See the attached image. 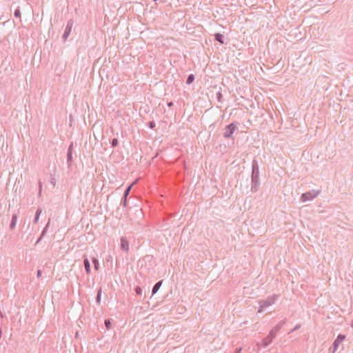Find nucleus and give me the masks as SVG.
Listing matches in <instances>:
<instances>
[{
	"mask_svg": "<svg viewBox=\"0 0 353 353\" xmlns=\"http://www.w3.org/2000/svg\"><path fill=\"white\" fill-rule=\"evenodd\" d=\"M252 175H251V191L256 192L259 187V167L258 161L254 159L252 162Z\"/></svg>",
	"mask_w": 353,
	"mask_h": 353,
	"instance_id": "obj_1",
	"label": "nucleus"
},
{
	"mask_svg": "<svg viewBox=\"0 0 353 353\" xmlns=\"http://www.w3.org/2000/svg\"><path fill=\"white\" fill-rule=\"evenodd\" d=\"M279 298V295L274 294L268 296L265 300H261L259 301V308L258 312H261L264 308H266L272 305H273L275 301Z\"/></svg>",
	"mask_w": 353,
	"mask_h": 353,
	"instance_id": "obj_2",
	"label": "nucleus"
},
{
	"mask_svg": "<svg viewBox=\"0 0 353 353\" xmlns=\"http://www.w3.org/2000/svg\"><path fill=\"white\" fill-rule=\"evenodd\" d=\"M238 122H232L225 127V132L223 137L225 139H230L232 137L233 133L236 130Z\"/></svg>",
	"mask_w": 353,
	"mask_h": 353,
	"instance_id": "obj_3",
	"label": "nucleus"
},
{
	"mask_svg": "<svg viewBox=\"0 0 353 353\" xmlns=\"http://www.w3.org/2000/svg\"><path fill=\"white\" fill-rule=\"evenodd\" d=\"M320 193L319 190H310L303 193L301 196V200L302 202H305L307 201H310L316 198L319 194Z\"/></svg>",
	"mask_w": 353,
	"mask_h": 353,
	"instance_id": "obj_4",
	"label": "nucleus"
},
{
	"mask_svg": "<svg viewBox=\"0 0 353 353\" xmlns=\"http://www.w3.org/2000/svg\"><path fill=\"white\" fill-rule=\"evenodd\" d=\"M345 339V336L343 335V334H339L338 336L336 337V339L334 340V341L332 343V347H330V352H332V353H334L339 346V344Z\"/></svg>",
	"mask_w": 353,
	"mask_h": 353,
	"instance_id": "obj_5",
	"label": "nucleus"
},
{
	"mask_svg": "<svg viewBox=\"0 0 353 353\" xmlns=\"http://www.w3.org/2000/svg\"><path fill=\"white\" fill-rule=\"evenodd\" d=\"M287 319H284L283 320L281 321L275 327H274L270 332V334H271V336L275 338L276 336L277 332L283 327V326L286 323Z\"/></svg>",
	"mask_w": 353,
	"mask_h": 353,
	"instance_id": "obj_6",
	"label": "nucleus"
},
{
	"mask_svg": "<svg viewBox=\"0 0 353 353\" xmlns=\"http://www.w3.org/2000/svg\"><path fill=\"white\" fill-rule=\"evenodd\" d=\"M73 23L74 21L72 19H70L68 21L67 26L62 36V38L64 41H65L69 37L73 26Z\"/></svg>",
	"mask_w": 353,
	"mask_h": 353,
	"instance_id": "obj_7",
	"label": "nucleus"
},
{
	"mask_svg": "<svg viewBox=\"0 0 353 353\" xmlns=\"http://www.w3.org/2000/svg\"><path fill=\"white\" fill-rule=\"evenodd\" d=\"M72 150H73V143H72L68 149L67 152V163L68 166H70L72 161Z\"/></svg>",
	"mask_w": 353,
	"mask_h": 353,
	"instance_id": "obj_8",
	"label": "nucleus"
},
{
	"mask_svg": "<svg viewBox=\"0 0 353 353\" xmlns=\"http://www.w3.org/2000/svg\"><path fill=\"white\" fill-rule=\"evenodd\" d=\"M121 248L126 252L129 251V242L124 236L121 238Z\"/></svg>",
	"mask_w": 353,
	"mask_h": 353,
	"instance_id": "obj_9",
	"label": "nucleus"
},
{
	"mask_svg": "<svg viewBox=\"0 0 353 353\" xmlns=\"http://www.w3.org/2000/svg\"><path fill=\"white\" fill-rule=\"evenodd\" d=\"M274 339V337H273L272 336H271V334H269L266 337H265L262 340L261 345L263 347H268L272 342Z\"/></svg>",
	"mask_w": 353,
	"mask_h": 353,
	"instance_id": "obj_10",
	"label": "nucleus"
},
{
	"mask_svg": "<svg viewBox=\"0 0 353 353\" xmlns=\"http://www.w3.org/2000/svg\"><path fill=\"white\" fill-rule=\"evenodd\" d=\"M50 221H51V219H49L47 224L44 227V228H43L40 236L37 239L36 243H39L41 241V239L45 236V235H46V232H48V230L50 227Z\"/></svg>",
	"mask_w": 353,
	"mask_h": 353,
	"instance_id": "obj_11",
	"label": "nucleus"
},
{
	"mask_svg": "<svg viewBox=\"0 0 353 353\" xmlns=\"http://www.w3.org/2000/svg\"><path fill=\"white\" fill-rule=\"evenodd\" d=\"M83 265L85 270V272L88 274H90L91 268L90 261L87 257H85L83 259Z\"/></svg>",
	"mask_w": 353,
	"mask_h": 353,
	"instance_id": "obj_12",
	"label": "nucleus"
},
{
	"mask_svg": "<svg viewBox=\"0 0 353 353\" xmlns=\"http://www.w3.org/2000/svg\"><path fill=\"white\" fill-rule=\"evenodd\" d=\"M162 283H163V281H159L154 284V285L152 288V296L158 292V290H159V288H161V286L162 285Z\"/></svg>",
	"mask_w": 353,
	"mask_h": 353,
	"instance_id": "obj_13",
	"label": "nucleus"
},
{
	"mask_svg": "<svg viewBox=\"0 0 353 353\" xmlns=\"http://www.w3.org/2000/svg\"><path fill=\"white\" fill-rule=\"evenodd\" d=\"M17 218H18L17 214H14L12 215V220H11V222L10 224V229L11 230H12L15 228Z\"/></svg>",
	"mask_w": 353,
	"mask_h": 353,
	"instance_id": "obj_14",
	"label": "nucleus"
},
{
	"mask_svg": "<svg viewBox=\"0 0 353 353\" xmlns=\"http://www.w3.org/2000/svg\"><path fill=\"white\" fill-rule=\"evenodd\" d=\"M214 39L221 44H223L225 43L223 35L221 33L214 34Z\"/></svg>",
	"mask_w": 353,
	"mask_h": 353,
	"instance_id": "obj_15",
	"label": "nucleus"
},
{
	"mask_svg": "<svg viewBox=\"0 0 353 353\" xmlns=\"http://www.w3.org/2000/svg\"><path fill=\"white\" fill-rule=\"evenodd\" d=\"M41 208H38L36 211V213H35V216H34V218L33 219V222L34 223H37L38 221H39V216L41 214Z\"/></svg>",
	"mask_w": 353,
	"mask_h": 353,
	"instance_id": "obj_16",
	"label": "nucleus"
},
{
	"mask_svg": "<svg viewBox=\"0 0 353 353\" xmlns=\"http://www.w3.org/2000/svg\"><path fill=\"white\" fill-rule=\"evenodd\" d=\"M101 292H102V290L101 288H100L98 290H97V297H96V302L98 305H100V303H101Z\"/></svg>",
	"mask_w": 353,
	"mask_h": 353,
	"instance_id": "obj_17",
	"label": "nucleus"
},
{
	"mask_svg": "<svg viewBox=\"0 0 353 353\" xmlns=\"http://www.w3.org/2000/svg\"><path fill=\"white\" fill-rule=\"evenodd\" d=\"M92 263L94 265V268L95 270H98L99 268V260L96 257H93L92 259Z\"/></svg>",
	"mask_w": 353,
	"mask_h": 353,
	"instance_id": "obj_18",
	"label": "nucleus"
},
{
	"mask_svg": "<svg viewBox=\"0 0 353 353\" xmlns=\"http://www.w3.org/2000/svg\"><path fill=\"white\" fill-rule=\"evenodd\" d=\"M195 79V77L193 74H190L188 75V78H187V80H186V83L188 85H190L192 83H193V81H194Z\"/></svg>",
	"mask_w": 353,
	"mask_h": 353,
	"instance_id": "obj_19",
	"label": "nucleus"
},
{
	"mask_svg": "<svg viewBox=\"0 0 353 353\" xmlns=\"http://www.w3.org/2000/svg\"><path fill=\"white\" fill-rule=\"evenodd\" d=\"M132 184H131L130 185H129V186H128L126 188V189L124 191L123 196H124V197H128V195H129V194L130 192V190L132 189Z\"/></svg>",
	"mask_w": 353,
	"mask_h": 353,
	"instance_id": "obj_20",
	"label": "nucleus"
},
{
	"mask_svg": "<svg viewBox=\"0 0 353 353\" xmlns=\"http://www.w3.org/2000/svg\"><path fill=\"white\" fill-rule=\"evenodd\" d=\"M14 15L16 18H19L20 20H21V11H20V8L18 7L15 10H14Z\"/></svg>",
	"mask_w": 353,
	"mask_h": 353,
	"instance_id": "obj_21",
	"label": "nucleus"
},
{
	"mask_svg": "<svg viewBox=\"0 0 353 353\" xmlns=\"http://www.w3.org/2000/svg\"><path fill=\"white\" fill-rule=\"evenodd\" d=\"M118 143H119L118 139L116 138H114L110 141L111 147H112V148H115L116 146H117Z\"/></svg>",
	"mask_w": 353,
	"mask_h": 353,
	"instance_id": "obj_22",
	"label": "nucleus"
},
{
	"mask_svg": "<svg viewBox=\"0 0 353 353\" xmlns=\"http://www.w3.org/2000/svg\"><path fill=\"white\" fill-rule=\"evenodd\" d=\"M127 198L128 197L123 196L122 199H121V205H122L123 207H126L127 206V204H128Z\"/></svg>",
	"mask_w": 353,
	"mask_h": 353,
	"instance_id": "obj_23",
	"label": "nucleus"
},
{
	"mask_svg": "<svg viewBox=\"0 0 353 353\" xmlns=\"http://www.w3.org/2000/svg\"><path fill=\"white\" fill-rule=\"evenodd\" d=\"M134 291L136 292V294L137 295H141V293H142V289L140 286H137L135 288H134Z\"/></svg>",
	"mask_w": 353,
	"mask_h": 353,
	"instance_id": "obj_24",
	"label": "nucleus"
},
{
	"mask_svg": "<svg viewBox=\"0 0 353 353\" xmlns=\"http://www.w3.org/2000/svg\"><path fill=\"white\" fill-rule=\"evenodd\" d=\"M222 98H223V95H222V93L221 91H219L217 93H216V99L218 100L219 102H221L222 101Z\"/></svg>",
	"mask_w": 353,
	"mask_h": 353,
	"instance_id": "obj_25",
	"label": "nucleus"
},
{
	"mask_svg": "<svg viewBox=\"0 0 353 353\" xmlns=\"http://www.w3.org/2000/svg\"><path fill=\"white\" fill-rule=\"evenodd\" d=\"M105 325L108 330L110 329L111 327V321L110 319L105 320Z\"/></svg>",
	"mask_w": 353,
	"mask_h": 353,
	"instance_id": "obj_26",
	"label": "nucleus"
},
{
	"mask_svg": "<svg viewBox=\"0 0 353 353\" xmlns=\"http://www.w3.org/2000/svg\"><path fill=\"white\" fill-rule=\"evenodd\" d=\"M156 126V123L154 121H151L148 123V127L150 129H154Z\"/></svg>",
	"mask_w": 353,
	"mask_h": 353,
	"instance_id": "obj_27",
	"label": "nucleus"
},
{
	"mask_svg": "<svg viewBox=\"0 0 353 353\" xmlns=\"http://www.w3.org/2000/svg\"><path fill=\"white\" fill-rule=\"evenodd\" d=\"M42 192V183L41 181L39 182V196H41Z\"/></svg>",
	"mask_w": 353,
	"mask_h": 353,
	"instance_id": "obj_28",
	"label": "nucleus"
},
{
	"mask_svg": "<svg viewBox=\"0 0 353 353\" xmlns=\"http://www.w3.org/2000/svg\"><path fill=\"white\" fill-rule=\"evenodd\" d=\"M41 274H42V273H41V270H37V278H39H39L41 276Z\"/></svg>",
	"mask_w": 353,
	"mask_h": 353,
	"instance_id": "obj_29",
	"label": "nucleus"
},
{
	"mask_svg": "<svg viewBox=\"0 0 353 353\" xmlns=\"http://www.w3.org/2000/svg\"><path fill=\"white\" fill-rule=\"evenodd\" d=\"M241 351H242V347L236 348L234 353H241Z\"/></svg>",
	"mask_w": 353,
	"mask_h": 353,
	"instance_id": "obj_30",
	"label": "nucleus"
},
{
	"mask_svg": "<svg viewBox=\"0 0 353 353\" xmlns=\"http://www.w3.org/2000/svg\"><path fill=\"white\" fill-rule=\"evenodd\" d=\"M173 102L172 101H170V102H168L167 105L168 107H172L173 105Z\"/></svg>",
	"mask_w": 353,
	"mask_h": 353,
	"instance_id": "obj_31",
	"label": "nucleus"
},
{
	"mask_svg": "<svg viewBox=\"0 0 353 353\" xmlns=\"http://www.w3.org/2000/svg\"><path fill=\"white\" fill-rule=\"evenodd\" d=\"M51 183L52 184V185H53V186H54V185H55L56 182H55V181H54V178H52V180H51Z\"/></svg>",
	"mask_w": 353,
	"mask_h": 353,
	"instance_id": "obj_32",
	"label": "nucleus"
},
{
	"mask_svg": "<svg viewBox=\"0 0 353 353\" xmlns=\"http://www.w3.org/2000/svg\"><path fill=\"white\" fill-rule=\"evenodd\" d=\"M300 327H301V325H299V324H298V325H296L295 326V327L293 329V331H294V330H298Z\"/></svg>",
	"mask_w": 353,
	"mask_h": 353,
	"instance_id": "obj_33",
	"label": "nucleus"
},
{
	"mask_svg": "<svg viewBox=\"0 0 353 353\" xmlns=\"http://www.w3.org/2000/svg\"><path fill=\"white\" fill-rule=\"evenodd\" d=\"M352 328H353V319H352V324H351Z\"/></svg>",
	"mask_w": 353,
	"mask_h": 353,
	"instance_id": "obj_34",
	"label": "nucleus"
},
{
	"mask_svg": "<svg viewBox=\"0 0 353 353\" xmlns=\"http://www.w3.org/2000/svg\"><path fill=\"white\" fill-rule=\"evenodd\" d=\"M154 1H157V0H153Z\"/></svg>",
	"mask_w": 353,
	"mask_h": 353,
	"instance_id": "obj_35",
	"label": "nucleus"
}]
</instances>
